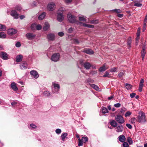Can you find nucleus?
Segmentation results:
<instances>
[{
	"instance_id": "nucleus-1",
	"label": "nucleus",
	"mask_w": 147,
	"mask_h": 147,
	"mask_svg": "<svg viewBox=\"0 0 147 147\" xmlns=\"http://www.w3.org/2000/svg\"><path fill=\"white\" fill-rule=\"evenodd\" d=\"M137 118L138 121L140 123H143L146 121L145 114L143 112L139 113V115L138 117Z\"/></svg>"
},
{
	"instance_id": "nucleus-2",
	"label": "nucleus",
	"mask_w": 147,
	"mask_h": 147,
	"mask_svg": "<svg viewBox=\"0 0 147 147\" xmlns=\"http://www.w3.org/2000/svg\"><path fill=\"white\" fill-rule=\"evenodd\" d=\"M59 54L58 53H55L51 56V60L54 62H57L59 60Z\"/></svg>"
},
{
	"instance_id": "nucleus-3",
	"label": "nucleus",
	"mask_w": 147,
	"mask_h": 147,
	"mask_svg": "<svg viewBox=\"0 0 147 147\" xmlns=\"http://www.w3.org/2000/svg\"><path fill=\"white\" fill-rule=\"evenodd\" d=\"M67 17L70 22L74 23L76 22V17L72 15L71 13H68L67 15Z\"/></svg>"
},
{
	"instance_id": "nucleus-4",
	"label": "nucleus",
	"mask_w": 147,
	"mask_h": 147,
	"mask_svg": "<svg viewBox=\"0 0 147 147\" xmlns=\"http://www.w3.org/2000/svg\"><path fill=\"white\" fill-rule=\"evenodd\" d=\"M115 119L117 122L120 124L123 123L125 122L123 117L120 115H117L115 117Z\"/></svg>"
},
{
	"instance_id": "nucleus-5",
	"label": "nucleus",
	"mask_w": 147,
	"mask_h": 147,
	"mask_svg": "<svg viewBox=\"0 0 147 147\" xmlns=\"http://www.w3.org/2000/svg\"><path fill=\"white\" fill-rule=\"evenodd\" d=\"M8 54L5 52H1L0 53V57L3 60L8 59Z\"/></svg>"
},
{
	"instance_id": "nucleus-6",
	"label": "nucleus",
	"mask_w": 147,
	"mask_h": 147,
	"mask_svg": "<svg viewBox=\"0 0 147 147\" xmlns=\"http://www.w3.org/2000/svg\"><path fill=\"white\" fill-rule=\"evenodd\" d=\"M17 31L13 28L9 29L7 31L8 34L9 35H13L17 33Z\"/></svg>"
},
{
	"instance_id": "nucleus-7",
	"label": "nucleus",
	"mask_w": 147,
	"mask_h": 147,
	"mask_svg": "<svg viewBox=\"0 0 147 147\" xmlns=\"http://www.w3.org/2000/svg\"><path fill=\"white\" fill-rule=\"evenodd\" d=\"M26 36L28 40H31L33 39L36 36V35L32 33L29 32L27 33Z\"/></svg>"
},
{
	"instance_id": "nucleus-8",
	"label": "nucleus",
	"mask_w": 147,
	"mask_h": 147,
	"mask_svg": "<svg viewBox=\"0 0 147 147\" xmlns=\"http://www.w3.org/2000/svg\"><path fill=\"white\" fill-rule=\"evenodd\" d=\"M10 15L15 19H17L18 18L19 14L16 10H12L11 12Z\"/></svg>"
},
{
	"instance_id": "nucleus-9",
	"label": "nucleus",
	"mask_w": 147,
	"mask_h": 147,
	"mask_svg": "<svg viewBox=\"0 0 147 147\" xmlns=\"http://www.w3.org/2000/svg\"><path fill=\"white\" fill-rule=\"evenodd\" d=\"M28 65L26 61H22L20 65V67L21 69L24 70L27 68Z\"/></svg>"
},
{
	"instance_id": "nucleus-10",
	"label": "nucleus",
	"mask_w": 147,
	"mask_h": 147,
	"mask_svg": "<svg viewBox=\"0 0 147 147\" xmlns=\"http://www.w3.org/2000/svg\"><path fill=\"white\" fill-rule=\"evenodd\" d=\"M82 52L89 55L93 54L94 53V51L92 50L87 48L84 49L82 50Z\"/></svg>"
},
{
	"instance_id": "nucleus-11",
	"label": "nucleus",
	"mask_w": 147,
	"mask_h": 147,
	"mask_svg": "<svg viewBox=\"0 0 147 147\" xmlns=\"http://www.w3.org/2000/svg\"><path fill=\"white\" fill-rule=\"evenodd\" d=\"M79 23L80 24V25L83 26L91 28H94V26L93 25L87 24L81 22H79Z\"/></svg>"
},
{
	"instance_id": "nucleus-12",
	"label": "nucleus",
	"mask_w": 147,
	"mask_h": 147,
	"mask_svg": "<svg viewBox=\"0 0 147 147\" xmlns=\"http://www.w3.org/2000/svg\"><path fill=\"white\" fill-rule=\"evenodd\" d=\"M30 74L36 79L37 78L39 77V75L38 73L35 70H33L31 71H30Z\"/></svg>"
},
{
	"instance_id": "nucleus-13",
	"label": "nucleus",
	"mask_w": 147,
	"mask_h": 147,
	"mask_svg": "<svg viewBox=\"0 0 147 147\" xmlns=\"http://www.w3.org/2000/svg\"><path fill=\"white\" fill-rule=\"evenodd\" d=\"M47 38L49 40L53 41L55 39V36L53 34L50 33L47 35Z\"/></svg>"
},
{
	"instance_id": "nucleus-14",
	"label": "nucleus",
	"mask_w": 147,
	"mask_h": 147,
	"mask_svg": "<svg viewBox=\"0 0 147 147\" xmlns=\"http://www.w3.org/2000/svg\"><path fill=\"white\" fill-rule=\"evenodd\" d=\"M144 82V80L143 79H142L140 80L139 84V91L140 92H141L142 90L143 87L144 86L143 83Z\"/></svg>"
},
{
	"instance_id": "nucleus-15",
	"label": "nucleus",
	"mask_w": 147,
	"mask_h": 147,
	"mask_svg": "<svg viewBox=\"0 0 147 147\" xmlns=\"http://www.w3.org/2000/svg\"><path fill=\"white\" fill-rule=\"evenodd\" d=\"M146 53V49L145 46H143L142 47V50L141 52V57L142 58V60H144V57Z\"/></svg>"
},
{
	"instance_id": "nucleus-16",
	"label": "nucleus",
	"mask_w": 147,
	"mask_h": 147,
	"mask_svg": "<svg viewBox=\"0 0 147 147\" xmlns=\"http://www.w3.org/2000/svg\"><path fill=\"white\" fill-rule=\"evenodd\" d=\"M83 66L85 69L88 70L92 66V65L89 62H86L84 63Z\"/></svg>"
},
{
	"instance_id": "nucleus-17",
	"label": "nucleus",
	"mask_w": 147,
	"mask_h": 147,
	"mask_svg": "<svg viewBox=\"0 0 147 147\" xmlns=\"http://www.w3.org/2000/svg\"><path fill=\"white\" fill-rule=\"evenodd\" d=\"M63 19L64 17L62 13H58L57 16V20L60 22H61Z\"/></svg>"
},
{
	"instance_id": "nucleus-18",
	"label": "nucleus",
	"mask_w": 147,
	"mask_h": 147,
	"mask_svg": "<svg viewBox=\"0 0 147 147\" xmlns=\"http://www.w3.org/2000/svg\"><path fill=\"white\" fill-rule=\"evenodd\" d=\"M11 86V88L14 91H16L18 90V88L16 86V84L15 82L12 83Z\"/></svg>"
},
{
	"instance_id": "nucleus-19",
	"label": "nucleus",
	"mask_w": 147,
	"mask_h": 147,
	"mask_svg": "<svg viewBox=\"0 0 147 147\" xmlns=\"http://www.w3.org/2000/svg\"><path fill=\"white\" fill-rule=\"evenodd\" d=\"M119 140L121 142H124L126 140V138L125 136L123 135L119 136L118 137Z\"/></svg>"
},
{
	"instance_id": "nucleus-20",
	"label": "nucleus",
	"mask_w": 147,
	"mask_h": 147,
	"mask_svg": "<svg viewBox=\"0 0 147 147\" xmlns=\"http://www.w3.org/2000/svg\"><path fill=\"white\" fill-rule=\"evenodd\" d=\"M117 129L116 131L117 132H121L123 129V127L122 125H120L118 126L116 128Z\"/></svg>"
},
{
	"instance_id": "nucleus-21",
	"label": "nucleus",
	"mask_w": 147,
	"mask_h": 147,
	"mask_svg": "<svg viewBox=\"0 0 147 147\" xmlns=\"http://www.w3.org/2000/svg\"><path fill=\"white\" fill-rule=\"evenodd\" d=\"M53 85H54V89H55L56 88H57V89H56V90L55 91H54L53 90V89H52V90L53 92L54 93H55L56 92H58V91L59 90V88H60L59 85V84H53Z\"/></svg>"
},
{
	"instance_id": "nucleus-22",
	"label": "nucleus",
	"mask_w": 147,
	"mask_h": 147,
	"mask_svg": "<svg viewBox=\"0 0 147 147\" xmlns=\"http://www.w3.org/2000/svg\"><path fill=\"white\" fill-rule=\"evenodd\" d=\"M55 6V5L54 3H51L48 5L47 9L49 11H53L54 9L53 8Z\"/></svg>"
},
{
	"instance_id": "nucleus-23",
	"label": "nucleus",
	"mask_w": 147,
	"mask_h": 147,
	"mask_svg": "<svg viewBox=\"0 0 147 147\" xmlns=\"http://www.w3.org/2000/svg\"><path fill=\"white\" fill-rule=\"evenodd\" d=\"M46 16V13L45 12H42L38 17V19L39 20H43Z\"/></svg>"
},
{
	"instance_id": "nucleus-24",
	"label": "nucleus",
	"mask_w": 147,
	"mask_h": 147,
	"mask_svg": "<svg viewBox=\"0 0 147 147\" xmlns=\"http://www.w3.org/2000/svg\"><path fill=\"white\" fill-rule=\"evenodd\" d=\"M23 56L21 55H17L16 57V61L18 62L21 61L23 58Z\"/></svg>"
},
{
	"instance_id": "nucleus-25",
	"label": "nucleus",
	"mask_w": 147,
	"mask_h": 147,
	"mask_svg": "<svg viewBox=\"0 0 147 147\" xmlns=\"http://www.w3.org/2000/svg\"><path fill=\"white\" fill-rule=\"evenodd\" d=\"M110 124L112 126L116 127L117 126L118 124L115 120H112L110 122Z\"/></svg>"
},
{
	"instance_id": "nucleus-26",
	"label": "nucleus",
	"mask_w": 147,
	"mask_h": 147,
	"mask_svg": "<svg viewBox=\"0 0 147 147\" xmlns=\"http://www.w3.org/2000/svg\"><path fill=\"white\" fill-rule=\"evenodd\" d=\"M108 67H107L106 68H105V64H104L103 65L102 67H101L100 68L99 70L100 72H102L105 71V70H106L108 69Z\"/></svg>"
},
{
	"instance_id": "nucleus-27",
	"label": "nucleus",
	"mask_w": 147,
	"mask_h": 147,
	"mask_svg": "<svg viewBox=\"0 0 147 147\" xmlns=\"http://www.w3.org/2000/svg\"><path fill=\"white\" fill-rule=\"evenodd\" d=\"M50 27L49 24L47 22L45 23V26L43 27V29L45 31L47 30Z\"/></svg>"
},
{
	"instance_id": "nucleus-28",
	"label": "nucleus",
	"mask_w": 147,
	"mask_h": 147,
	"mask_svg": "<svg viewBox=\"0 0 147 147\" xmlns=\"http://www.w3.org/2000/svg\"><path fill=\"white\" fill-rule=\"evenodd\" d=\"M90 86L93 88L96 91H98L99 89V88L98 86L94 84H90Z\"/></svg>"
},
{
	"instance_id": "nucleus-29",
	"label": "nucleus",
	"mask_w": 147,
	"mask_h": 147,
	"mask_svg": "<svg viewBox=\"0 0 147 147\" xmlns=\"http://www.w3.org/2000/svg\"><path fill=\"white\" fill-rule=\"evenodd\" d=\"M67 135V134L66 133H62L61 136V137L62 138V140L63 141H65V138Z\"/></svg>"
},
{
	"instance_id": "nucleus-30",
	"label": "nucleus",
	"mask_w": 147,
	"mask_h": 147,
	"mask_svg": "<svg viewBox=\"0 0 147 147\" xmlns=\"http://www.w3.org/2000/svg\"><path fill=\"white\" fill-rule=\"evenodd\" d=\"M101 109H102V113H103L105 114L106 113H108V110L106 108L103 107L101 108Z\"/></svg>"
},
{
	"instance_id": "nucleus-31",
	"label": "nucleus",
	"mask_w": 147,
	"mask_h": 147,
	"mask_svg": "<svg viewBox=\"0 0 147 147\" xmlns=\"http://www.w3.org/2000/svg\"><path fill=\"white\" fill-rule=\"evenodd\" d=\"M125 86L126 89L128 90H130L132 87V85L127 83H126L125 84Z\"/></svg>"
},
{
	"instance_id": "nucleus-32",
	"label": "nucleus",
	"mask_w": 147,
	"mask_h": 147,
	"mask_svg": "<svg viewBox=\"0 0 147 147\" xmlns=\"http://www.w3.org/2000/svg\"><path fill=\"white\" fill-rule=\"evenodd\" d=\"M6 27L5 26L0 24V31H4L6 30Z\"/></svg>"
},
{
	"instance_id": "nucleus-33",
	"label": "nucleus",
	"mask_w": 147,
	"mask_h": 147,
	"mask_svg": "<svg viewBox=\"0 0 147 147\" xmlns=\"http://www.w3.org/2000/svg\"><path fill=\"white\" fill-rule=\"evenodd\" d=\"M81 140L83 143H85L88 141V138L87 137L83 136L82 137Z\"/></svg>"
},
{
	"instance_id": "nucleus-34",
	"label": "nucleus",
	"mask_w": 147,
	"mask_h": 147,
	"mask_svg": "<svg viewBox=\"0 0 147 147\" xmlns=\"http://www.w3.org/2000/svg\"><path fill=\"white\" fill-rule=\"evenodd\" d=\"M117 67H115L111 68L110 70V71L112 73L117 72Z\"/></svg>"
},
{
	"instance_id": "nucleus-35",
	"label": "nucleus",
	"mask_w": 147,
	"mask_h": 147,
	"mask_svg": "<svg viewBox=\"0 0 147 147\" xmlns=\"http://www.w3.org/2000/svg\"><path fill=\"white\" fill-rule=\"evenodd\" d=\"M6 36V35L4 32H1L0 33V38H5Z\"/></svg>"
},
{
	"instance_id": "nucleus-36",
	"label": "nucleus",
	"mask_w": 147,
	"mask_h": 147,
	"mask_svg": "<svg viewBox=\"0 0 147 147\" xmlns=\"http://www.w3.org/2000/svg\"><path fill=\"white\" fill-rule=\"evenodd\" d=\"M78 146H82L83 145V142L82 140L80 139V138H79V139H78Z\"/></svg>"
},
{
	"instance_id": "nucleus-37",
	"label": "nucleus",
	"mask_w": 147,
	"mask_h": 147,
	"mask_svg": "<svg viewBox=\"0 0 147 147\" xmlns=\"http://www.w3.org/2000/svg\"><path fill=\"white\" fill-rule=\"evenodd\" d=\"M127 141L129 142L130 144H132L133 141L131 138L129 137H127Z\"/></svg>"
},
{
	"instance_id": "nucleus-38",
	"label": "nucleus",
	"mask_w": 147,
	"mask_h": 147,
	"mask_svg": "<svg viewBox=\"0 0 147 147\" xmlns=\"http://www.w3.org/2000/svg\"><path fill=\"white\" fill-rule=\"evenodd\" d=\"M131 38L130 37H129L127 41V44L129 46V47H131Z\"/></svg>"
},
{
	"instance_id": "nucleus-39",
	"label": "nucleus",
	"mask_w": 147,
	"mask_h": 147,
	"mask_svg": "<svg viewBox=\"0 0 147 147\" xmlns=\"http://www.w3.org/2000/svg\"><path fill=\"white\" fill-rule=\"evenodd\" d=\"M112 11L115 12L117 13H119L121 12V11L120 9H113L112 10Z\"/></svg>"
},
{
	"instance_id": "nucleus-40",
	"label": "nucleus",
	"mask_w": 147,
	"mask_h": 147,
	"mask_svg": "<svg viewBox=\"0 0 147 147\" xmlns=\"http://www.w3.org/2000/svg\"><path fill=\"white\" fill-rule=\"evenodd\" d=\"M146 22H144V24L143 26L142 31L144 32L146 29Z\"/></svg>"
},
{
	"instance_id": "nucleus-41",
	"label": "nucleus",
	"mask_w": 147,
	"mask_h": 147,
	"mask_svg": "<svg viewBox=\"0 0 147 147\" xmlns=\"http://www.w3.org/2000/svg\"><path fill=\"white\" fill-rule=\"evenodd\" d=\"M140 28H138L137 33H136V36H140Z\"/></svg>"
},
{
	"instance_id": "nucleus-42",
	"label": "nucleus",
	"mask_w": 147,
	"mask_h": 147,
	"mask_svg": "<svg viewBox=\"0 0 147 147\" xmlns=\"http://www.w3.org/2000/svg\"><path fill=\"white\" fill-rule=\"evenodd\" d=\"M123 142L122 145L123 147H129V145L127 142H125V141Z\"/></svg>"
},
{
	"instance_id": "nucleus-43",
	"label": "nucleus",
	"mask_w": 147,
	"mask_h": 147,
	"mask_svg": "<svg viewBox=\"0 0 147 147\" xmlns=\"http://www.w3.org/2000/svg\"><path fill=\"white\" fill-rule=\"evenodd\" d=\"M79 20L80 21H82L86 22V19L84 18L83 17L80 16L79 17Z\"/></svg>"
},
{
	"instance_id": "nucleus-44",
	"label": "nucleus",
	"mask_w": 147,
	"mask_h": 147,
	"mask_svg": "<svg viewBox=\"0 0 147 147\" xmlns=\"http://www.w3.org/2000/svg\"><path fill=\"white\" fill-rule=\"evenodd\" d=\"M97 73V71H95L92 70L90 71V74L92 75H93Z\"/></svg>"
},
{
	"instance_id": "nucleus-45",
	"label": "nucleus",
	"mask_w": 147,
	"mask_h": 147,
	"mask_svg": "<svg viewBox=\"0 0 147 147\" xmlns=\"http://www.w3.org/2000/svg\"><path fill=\"white\" fill-rule=\"evenodd\" d=\"M98 20H93L91 21V23L92 24H97L98 23Z\"/></svg>"
},
{
	"instance_id": "nucleus-46",
	"label": "nucleus",
	"mask_w": 147,
	"mask_h": 147,
	"mask_svg": "<svg viewBox=\"0 0 147 147\" xmlns=\"http://www.w3.org/2000/svg\"><path fill=\"white\" fill-rule=\"evenodd\" d=\"M109 72L107 71H106L105 72V74L103 76V77H104V78H105V77H108L109 78L110 76H109Z\"/></svg>"
},
{
	"instance_id": "nucleus-47",
	"label": "nucleus",
	"mask_w": 147,
	"mask_h": 147,
	"mask_svg": "<svg viewBox=\"0 0 147 147\" xmlns=\"http://www.w3.org/2000/svg\"><path fill=\"white\" fill-rule=\"evenodd\" d=\"M36 30H40L42 28L41 26L40 25L38 24L37 25L36 27Z\"/></svg>"
},
{
	"instance_id": "nucleus-48",
	"label": "nucleus",
	"mask_w": 147,
	"mask_h": 147,
	"mask_svg": "<svg viewBox=\"0 0 147 147\" xmlns=\"http://www.w3.org/2000/svg\"><path fill=\"white\" fill-rule=\"evenodd\" d=\"M44 94L46 96H49L50 95V93L49 91H46L44 92Z\"/></svg>"
},
{
	"instance_id": "nucleus-49",
	"label": "nucleus",
	"mask_w": 147,
	"mask_h": 147,
	"mask_svg": "<svg viewBox=\"0 0 147 147\" xmlns=\"http://www.w3.org/2000/svg\"><path fill=\"white\" fill-rule=\"evenodd\" d=\"M131 114V113L130 112L128 111L126 113H125V117H128V116H130Z\"/></svg>"
},
{
	"instance_id": "nucleus-50",
	"label": "nucleus",
	"mask_w": 147,
	"mask_h": 147,
	"mask_svg": "<svg viewBox=\"0 0 147 147\" xmlns=\"http://www.w3.org/2000/svg\"><path fill=\"white\" fill-rule=\"evenodd\" d=\"M61 130L59 129H57L55 130V132L58 134H60L61 132Z\"/></svg>"
},
{
	"instance_id": "nucleus-51",
	"label": "nucleus",
	"mask_w": 147,
	"mask_h": 147,
	"mask_svg": "<svg viewBox=\"0 0 147 147\" xmlns=\"http://www.w3.org/2000/svg\"><path fill=\"white\" fill-rule=\"evenodd\" d=\"M18 103V102L16 101H13L11 103V105L13 107H14L15 105Z\"/></svg>"
},
{
	"instance_id": "nucleus-52",
	"label": "nucleus",
	"mask_w": 147,
	"mask_h": 147,
	"mask_svg": "<svg viewBox=\"0 0 147 147\" xmlns=\"http://www.w3.org/2000/svg\"><path fill=\"white\" fill-rule=\"evenodd\" d=\"M22 8L19 6H16L15 7V9L18 11H20L22 9Z\"/></svg>"
},
{
	"instance_id": "nucleus-53",
	"label": "nucleus",
	"mask_w": 147,
	"mask_h": 147,
	"mask_svg": "<svg viewBox=\"0 0 147 147\" xmlns=\"http://www.w3.org/2000/svg\"><path fill=\"white\" fill-rule=\"evenodd\" d=\"M16 47H19L21 46L20 43V42H17L15 45Z\"/></svg>"
},
{
	"instance_id": "nucleus-54",
	"label": "nucleus",
	"mask_w": 147,
	"mask_h": 147,
	"mask_svg": "<svg viewBox=\"0 0 147 147\" xmlns=\"http://www.w3.org/2000/svg\"><path fill=\"white\" fill-rule=\"evenodd\" d=\"M58 35L62 37L64 35V33L63 32H61L58 33Z\"/></svg>"
},
{
	"instance_id": "nucleus-55",
	"label": "nucleus",
	"mask_w": 147,
	"mask_h": 147,
	"mask_svg": "<svg viewBox=\"0 0 147 147\" xmlns=\"http://www.w3.org/2000/svg\"><path fill=\"white\" fill-rule=\"evenodd\" d=\"M30 126L32 127V128H34V129H35L36 128V126L34 125V124L33 123L31 124L30 125Z\"/></svg>"
},
{
	"instance_id": "nucleus-56",
	"label": "nucleus",
	"mask_w": 147,
	"mask_h": 147,
	"mask_svg": "<svg viewBox=\"0 0 147 147\" xmlns=\"http://www.w3.org/2000/svg\"><path fill=\"white\" fill-rule=\"evenodd\" d=\"M114 106L115 107L118 108L121 106V104L119 103H118L117 104H115Z\"/></svg>"
},
{
	"instance_id": "nucleus-57",
	"label": "nucleus",
	"mask_w": 147,
	"mask_h": 147,
	"mask_svg": "<svg viewBox=\"0 0 147 147\" xmlns=\"http://www.w3.org/2000/svg\"><path fill=\"white\" fill-rule=\"evenodd\" d=\"M74 43L76 44H79L80 43L79 41L77 39H74Z\"/></svg>"
},
{
	"instance_id": "nucleus-58",
	"label": "nucleus",
	"mask_w": 147,
	"mask_h": 147,
	"mask_svg": "<svg viewBox=\"0 0 147 147\" xmlns=\"http://www.w3.org/2000/svg\"><path fill=\"white\" fill-rule=\"evenodd\" d=\"M79 62L81 65H84V60L82 59H80L79 60Z\"/></svg>"
},
{
	"instance_id": "nucleus-59",
	"label": "nucleus",
	"mask_w": 147,
	"mask_h": 147,
	"mask_svg": "<svg viewBox=\"0 0 147 147\" xmlns=\"http://www.w3.org/2000/svg\"><path fill=\"white\" fill-rule=\"evenodd\" d=\"M136 95V94L135 93H133L130 94V96L131 98H132L134 97Z\"/></svg>"
},
{
	"instance_id": "nucleus-60",
	"label": "nucleus",
	"mask_w": 147,
	"mask_h": 147,
	"mask_svg": "<svg viewBox=\"0 0 147 147\" xmlns=\"http://www.w3.org/2000/svg\"><path fill=\"white\" fill-rule=\"evenodd\" d=\"M127 127L129 129H131L132 128L131 125L129 124H126V125Z\"/></svg>"
},
{
	"instance_id": "nucleus-61",
	"label": "nucleus",
	"mask_w": 147,
	"mask_h": 147,
	"mask_svg": "<svg viewBox=\"0 0 147 147\" xmlns=\"http://www.w3.org/2000/svg\"><path fill=\"white\" fill-rule=\"evenodd\" d=\"M124 75V73L123 72H120L118 75V76L119 78H121V77L123 76Z\"/></svg>"
},
{
	"instance_id": "nucleus-62",
	"label": "nucleus",
	"mask_w": 147,
	"mask_h": 147,
	"mask_svg": "<svg viewBox=\"0 0 147 147\" xmlns=\"http://www.w3.org/2000/svg\"><path fill=\"white\" fill-rule=\"evenodd\" d=\"M73 30V28L71 27L68 29V32L69 33H71Z\"/></svg>"
},
{
	"instance_id": "nucleus-63",
	"label": "nucleus",
	"mask_w": 147,
	"mask_h": 147,
	"mask_svg": "<svg viewBox=\"0 0 147 147\" xmlns=\"http://www.w3.org/2000/svg\"><path fill=\"white\" fill-rule=\"evenodd\" d=\"M114 97V96L113 95L109 97L108 98V100H111Z\"/></svg>"
},
{
	"instance_id": "nucleus-64",
	"label": "nucleus",
	"mask_w": 147,
	"mask_h": 147,
	"mask_svg": "<svg viewBox=\"0 0 147 147\" xmlns=\"http://www.w3.org/2000/svg\"><path fill=\"white\" fill-rule=\"evenodd\" d=\"M117 16L118 17H119V18H122L123 16V14H117Z\"/></svg>"
}]
</instances>
